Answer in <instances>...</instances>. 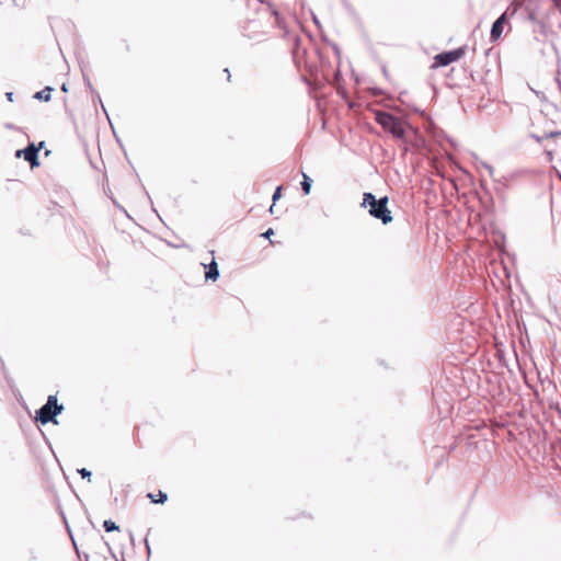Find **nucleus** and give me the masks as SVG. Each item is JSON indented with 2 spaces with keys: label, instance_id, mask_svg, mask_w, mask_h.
<instances>
[{
  "label": "nucleus",
  "instance_id": "16",
  "mask_svg": "<svg viewBox=\"0 0 561 561\" xmlns=\"http://www.w3.org/2000/svg\"><path fill=\"white\" fill-rule=\"evenodd\" d=\"M273 234V229H268L266 232L263 233L264 237L270 238V236Z\"/></svg>",
  "mask_w": 561,
  "mask_h": 561
},
{
  "label": "nucleus",
  "instance_id": "5",
  "mask_svg": "<svg viewBox=\"0 0 561 561\" xmlns=\"http://www.w3.org/2000/svg\"><path fill=\"white\" fill-rule=\"evenodd\" d=\"M44 141H41L38 146L30 144L25 149L16 150L15 158H23L31 164V168L34 169L39 165L38 151L42 149Z\"/></svg>",
  "mask_w": 561,
  "mask_h": 561
},
{
  "label": "nucleus",
  "instance_id": "18",
  "mask_svg": "<svg viewBox=\"0 0 561 561\" xmlns=\"http://www.w3.org/2000/svg\"><path fill=\"white\" fill-rule=\"evenodd\" d=\"M12 93H8V99L11 100Z\"/></svg>",
  "mask_w": 561,
  "mask_h": 561
},
{
  "label": "nucleus",
  "instance_id": "4",
  "mask_svg": "<svg viewBox=\"0 0 561 561\" xmlns=\"http://www.w3.org/2000/svg\"><path fill=\"white\" fill-rule=\"evenodd\" d=\"M466 54V47H459L457 49L437 54L434 57V64L432 68H438L448 66L451 62L459 60Z\"/></svg>",
  "mask_w": 561,
  "mask_h": 561
},
{
  "label": "nucleus",
  "instance_id": "8",
  "mask_svg": "<svg viewBox=\"0 0 561 561\" xmlns=\"http://www.w3.org/2000/svg\"><path fill=\"white\" fill-rule=\"evenodd\" d=\"M147 497L154 504H163L168 500V495L160 490L157 493H148Z\"/></svg>",
  "mask_w": 561,
  "mask_h": 561
},
{
  "label": "nucleus",
  "instance_id": "14",
  "mask_svg": "<svg viewBox=\"0 0 561 561\" xmlns=\"http://www.w3.org/2000/svg\"><path fill=\"white\" fill-rule=\"evenodd\" d=\"M78 472L81 474L82 478H90L91 477V472L89 470H87L85 468L80 469Z\"/></svg>",
  "mask_w": 561,
  "mask_h": 561
},
{
  "label": "nucleus",
  "instance_id": "15",
  "mask_svg": "<svg viewBox=\"0 0 561 561\" xmlns=\"http://www.w3.org/2000/svg\"><path fill=\"white\" fill-rule=\"evenodd\" d=\"M550 137H551V138H558V139H560V140H561V131H558V133H551V134H550Z\"/></svg>",
  "mask_w": 561,
  "mask_h": 561
},
{
  "label": "nucleus",
  "instance_id": "11",
  "mask_svg": "<svg viewBox=\"0 0 561 561\" xmlns=\"http://www.w3.org/2000/svg\"><path fill=\"white\" fill-rule=\"evenodd\" d=\"M103 527H104L105 531H107V533L119 529L118 526L112 520H105L103 523Z\"/></svg>",
  "mask_w": 561,
  "mask_h": 561
},
{
  "label": "nucleus",
  "instance_id": "13",
  "mask_svg": "<svg viewBox=\"0 0 561 561\" xmlns=\"http://www.w3.org/2000/svg\"><path fill=\"white\" fill-rule=\"evenodd\" d=\"M280 193H282V187H280V186H278V187L275 190L274 194H273V202H274V203H275V202L280 197Z\"/></svg>",
  "mask_w": 561,
  "mask_h": 561
},
{
  "label": "nucleus",
  "instance_id": "6",
  "mask_svg": "<svg viewBox=\"0 0 561 561\" xmlns=\"http://www.w3.org/2000/svg\"><path fill=\"white\" fill-rule=\"evenodd\" d=\"M506 23V14L503 13L492 25L491 41L496 42L503 33L504 24Z\"/></svg>",
  "mask_w": 561,
  "mask_h": 561
},
{
  "label": "nucleus",
  "instance_id": "10",
  "mask_svg": "<svg viewBox=\"0 0 561 561\" xmlns=\"http://www.w3.org/2000/svg\"><path fill=\"white\" fill-rule=\"evenodd\" d=\"M312 180L304 174V181L301 182V187L305 192V194H309L311 191Z\"/></svg>",
  "mask_w": 561,
  "mask_h": 561
},
{
  "label": "nucleus",
  "instance_id": "12",
  "mask_svg": "<svg viewBox=\"0 0 561 561\" xmlns=\"http://www.w3.org/2000/svg\"><path fill=\"white\" fill-rule=\"evenodd\" d=\"M305 68H306V70H307V71L309 72V75H310V80H312V79H313V68H312V66H311V65H309L307 61H305Z\"/></svg>",
  "mask_w": 561,
  "mask_h": 561
},
{
  "label": "nucleus",
  "instance_id": "19",
  "mask_svg": "<svg viewBox=\"0 0 561 561\" xmlns=\"http://www.w3.org/2000/svg\"><path fill=\"white\" fill-rule=\"evenodd\" d=\"M552 153H553V151H552V150H549V151H548V154H549V156H552Z\"/></svg>",
  "mask_w": 561,
  "mask_h": 561
},
{
  "label": "nucleus",
  "instance_id": "17",
  "mask_svg": "<svg viewBox=\"0 0 561 561\" xmlns=\"http://www.w3.org/2000/svg\"><path fill=\"white\" fill-rule=\"evenodd\" d=\"M270 211H271L272 214L274 213V205H272V206L270 207Z\"/></svg>",
  "mask_w": 561,
  "mask_h": 561
},
{
  "label": "nucleus",
  "instance_id": "2",
  "mask_svg": "<svg viewBox=\"0 0 561 561\" xmlns=\"http://www.w3.org/2000/svg\"><path fill=\"white\" fill-rule=\"evenodd\" d=\"M376 122L393 137L402 139L405 133V122L387 112H377Z\"/></svg>",
  "mask_w": 561,
  "mask_h": 561
},
{
  "label": "nucleus",
  "instance_id": "3",
  "mask_svg": "<svg viewBox=\"0 0 561 561\" xmlns=\"http://www.w3.org/2000/svg\"><path fill=\"white\" fill-rule=\"evenodd\" d=\"M64 407L58 404L56 396H49L46 404L37 411V420L42 424L54 421V417L62 411Z\"/></svg>",
  "mask_w": 561,
  "mask_h": 561
},
{
  "label": "nucleus",
  "instance_id": "9",
  "mask_svg": "<svg viewBox=\"0 0 561 561\" xmlns=\"http://www.w3.org/2000/svg\"><path fill=\"white\" fill-rule=\"evenodd\" d=\"M53 89L49 88V87H46L45 89L38 91L35 93L34 98L37 99V100H41V101H49L50 100V93H51Z\"/></svg>",
  "mask_w": 561,
  "mask_h": 561
},
{
  "label": "nucleus",
  "instance_id": "1",
  "mask_svg": "<svg viewBox=\"0 0 561 561\" xmlns=\"http://www.w3.org/2000/svg\"><path fill=\"white\" fill-rule=\"evenodd\" d=\"M388 197L376 199L371 193H365L363 197V206L369 207V214L387 225L392 221L391 213L387 207Z\"/></svg>",
  "mask_w": 561,
  "mask_h": 561
},
{
  "label": "nucleus",
  "instance_id": "7",
  "mask_svg": "<svg viewBox=\"0 0 561 561\" xmlns=\"http://www.w3.org/2000/svg\"><path fill=\"white\" fill-rule=\"evenodd\" d=\"M207 267V271L205 273L206 279L216 280L219 276L218 272V265L215 261H213Z\"/></svg>",
  "mask_w": 561,
  "mask_h": 561
}]
</instances>
